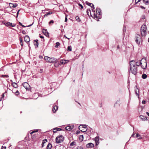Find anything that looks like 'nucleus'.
<instances>
[{"label":"nucleus","instance_id":"2","mask_svg":"<svg viewBox=\"0 0 149 149\" xmlns=\"http://www.w3.org/2000/svg\"><path fill=\"white\" fill-rule=\"evenodd\" d=\"M141 36L143 37H145L147 33V28L146 26L145 25H143L141 27Z\"/></svg>","mask_w":149,"mask_h":149},{"label":"nucleus","instance_id":"19","mask_svg":"<svg viewBox=\"0 0 149 149\" xmlns=\"http://www.w3.org/2000/svg\"><path fill=\"white\" fill-rule=\"evenodd\" d=\"M38 40H36L34 42V45L36 47H38Z\"/></svg>","mask_w":149,"mask_h":149},{"label":"nucleus","instance_id":"39","mask_svg":"<svg viewBox=\"0 0 149 149\" xmlns=\"http://www.w3.org/2000/svg\"><path fill=\"white\" fill-rule=\"evenodd\" d=\"M15 94L16 95H18L19 94V93L18 91H17L15 93Z\"/></svg>","mask_w":149,"mask_h":149},{"label":"nucleus","instance_id":"11","mask_svg":"<svg viewBox=\"0 0 149 149\" xmlns=\"http://www.w3.org/2000/svg\"><path fill=\"white\" fill-rule=\"evenodd\" d=\"M44 59L47 62L50 63V61L51 60V58L47 56H45L44 57Z\"/></svg>","mask_w":149,"mask_h":149},{"label":"nucleus","instance_id":"60","mask_svg":"<svg viewBox=\"0 0 149 149\" xmlns=\"http://www.w3.org/2000/svg\"><path fill=\"white\" fill-rule=\"evenodd\" d=\"M21 46H22L23 45V43L22 42H21Z\"/></svg>","mask_w":149,"mask_h":149},{"label":"nucleus","instance_id":"54","mask_svg":"<svg viewBox=\"0 0 149 149\" xmlns=\"http://www.w3.org/2000/svg\"><path fill=\"white\" fill-rule=\"evenodd\" d=\"M64 37H65V38H66L68 39V40L70 39V38H67V37H66L65 35H64Z\"/></svg>","mask_w":149,"mask_h":149},{"label":"nucleus","instance_id":"50","mask_svg":"<svg viewBox=\"0 0 149 149\" xmlns=\"http://www.w3.org/2000/svg\"><path fill=\"white\" fill-rule=\"evenodd\" d=\"M22 33L24 34H26V32L24 30H23L22 31Z\"/></svg>","mask_w":149,"mask_h":149},{"label":"nucleus","instance_id":"18","mask_svg":"<svg viewBox=\"0 0 149 149\" xmlns=\"http://www.w3.org/2000/svg\"><path fill=\"white\" fill-rule=\"evenodd\" d=\"M58 109V107L56 106H54L53 109H52V111L54 113H55L56 111Z\"/></svg>","mask_w":149,"mask_h":149},{"label":"nucleus","instance_id":"13","mask_svg":"<svg viewBox=\"0 0 149 149\" xmlns=\"http://www.w3.org/2000/svg\"><path fill=\"white\" fill-rule=\"evenodd\" d=\"M140 119L143 121H145L147 120V118L146 117L141 115L139 116Z\"/></svg>","mask_w":149,"mask_h":149},{"label":"nucleus","instance_id":"4","mask_svg":"<svg viewBox=\"0 0 149 149\" xmlns=\"http://www.w3.org/2000/svg\"><path fill=\"white\" fill-rule=\"evenodd\" d=\"M64 140V137L62 135L58 136L56 138V143H59L63 142Z\"/></svg>","mask_w":149,"mask_h":149},{"label":"nucleus","instance_id":"36","mask_svg":"<svg viewBox=\"0 0 149 149\" xmlns=\"http://www.w3.org/2000/svg\"><path fill=\"white\" fill-rule=\"evenodd\" d=\"M1 77L8 78L9 77V76L8 75H1Z\"/></svg>","mask_w":149,"mask_h":149},{"label":"nucleus","instance_id":"37","mask_svg":"<svg viewBox=\"0 0 149 149\" xmlns=\"http://www.w3.org/2000/svg\"><path fill=\"white\" fill-rule=\"evenodd\" d=\"M60 45V43L58 42H57L56 43V45L55 46V47H57Z\"/></svg>","mask_w":149,"mask_h":149},{"label":"nucleus","instance_id":"59","mask_svg":"<svg viewBox=\"0 0 149 149\" xmlns=\"http://www.w3.org/2000/svg\"><path fill=\"white\" fill-rule=\"evenodd\" d=\"M135 135V134H133L132 135V136L133 137H135L134 136V135Z\"/></svg>","mask_w":149,"mask_h":149},{"label":"nucleus","instance_id":"24","mask_svg":"<svg viewBox=\"0 0 149 149\" xmlns=\"http://www.w3.org/2000/svg\"><path fill=\"white\" fill-rule=\"evenodd\" d=\"M143 3L146 5H148L149 4V3L148 0H143Z\"/></svg>","mask_w":149,"mask_h":149},{"label":"nucleus","instance_id":"61","mask_svg":"<svg viewBox=\"0 0 149 149\" xmlns=\"http://www.w3.org/2000/svg\"><path fill=\"white\" fill-rule=\"evenodd\" d=\"M126 31L125 28L124 27L123 28V31Z\"/></svg>","mask_w":149,"mask_h":149},{"label":"nucleus","instance_id":"52","mask_svg":"<svg viewBox=\"0 0 149 149\" xmlns=\"http://www.w3.org/2000/svg\"><path fill=\"white\" fill-rule=\"evenodd\" d=\"M67 20H68V19H67V17H65V22H66L67 21Z\"/></svg>","mask_w":149,"mask_h":149},{"label":"nucleus","instance_id":"7","mask_svg":"<svg viewBox=\"0 0 149 149\" xmlns=\"http://www.w3.org/2000/svg\"><path fill=\"white\" fill-rule=\"evenodd\" d=\"M24 87L27 90H29L30 89V87L29 84L27 82H24L22 84Z\"/></svg>","mask_w":149,"mask_h":149},{"label":"nucleus","instance_id":"41","mask_svg":"<svg viewBox=\"0 0 149 149\" xmlns=\"http://www.w3.org/2000/svg\"><path fill=\"white\" fill-rule=\"evenodd\" d=\"M19 24L20 26H22V27H26L25 26H24V25H23V24H22L20 22H19Z\"/></svg>","mask_w":149,"mask_h":149},{"label":"nucleus","instance_id":"12","mask_svg":"<svg viewBox=\"0 0 149 149\" xmlns=\"http://www.w3.org/2000/svg\"><path fill=\"white\" fill-rule=\"evenodd\" d=\"M24 40L26 42H29L30 40L29 37L28 36H26L24 37Z\"/></svg>","mask_w":149,"mask_h":149},{"label":"nucleus","instance_id":"23","mask_svg":"<svg viewBox=\"0 0 149 149\" xmlns=\"http://www.w3.org/2000/svg\"><path fill=\"white\" fill-rule=\"evenodd\" d=\"M52 147V145L51 143H49L47 146V149H50Z\"/></svg>","mask_w":149,"mask_h":149},{"label":"nucleus","instance_id":"16","mask_svg":"<svg viewBox=\"0 0 149 149\" xmlns=\"http://www.w3.org/2000/svg\"><path fill=\"white\" fill-rule=\"evenodd\" d=\"M43 33L46 36H49V33L45 29H44L42 30Z\"/></svg>","mask_w":149,"mask_h":149},{"label":"nucleus","instance_id":"56","mask_svg":"<svg viewBox=\"0 0 149 149\" xmlns=\"http://www.w3.org/2000/svg\"><path fill=\"white\" fill-rule=\"evenodd\" d=\"M146 114L147 115L149 116V113L148 112H146Z\"/></svg>","mask_w":149,"mask_h":149},{"label":"nucleus","instance_id":"42","mask_svg":"<svg viewBox=\"0 0 149 149\" xmlns=\"http://www.w3.org/2000/svg\"><path fill=\"white\" fill-rule=\"evenodd\" d=\"M19 39L20 41V43H21V42L22 41V39L20 37L19 38Z\"/></svg>","mask_w":149,"mask_h":149},{"label":"nucleus","instance_id":"14","mask_svg":"<svg viewBox=\"0 0 149 149\" xmlns=\"http://www.w3.org/2000/svg\"><path fill=\"white\" fill-rule=\"evenodd\" d=\"M69 61V60H62L60 61V63L62 64H64Z\"/></svg>","mask_w":149,"mask_h":149},{"label":"nucleus","instance_id":"9","mask_svg":"<svg viewBox=\"0 0 149 149\" xmlns=\"http://www.w3.org/2000/svg\"><path fill=\"white\" fill-rule=\"evenodd\" d=\"M94 147V144L92 143H90L86 145V147L88 148H91Z\"/></svg>","mask_w":149,"mask_h":149},{"label":"nucleus","instance_id":"15","mask_svg":"<svg viewBox=\"0 0 149 149\" xmlns=\"http://www.w3.org/2000/svg\"><path fill=\"white\" fill-rule=\"evenodd\" d=\"M9 5L10 7L11 8H14L17 6V5L16 3L13 4L11 3H10Z\"/></svg>","mask_w":149,"mask_h":149},{"label":"nucleus","instance_id":"45","mask_svg":"<svg viewBox=\"0 0 149 149\" xmlns=\"http://www.w3.org/2000/svg\"><path fill=\"white\" fill-rule=\"evenodd\" d=\"M87 129H86V130H81V131L82 132H86L87 131Z\"/></svg>","mask_w":149,"mask_h":149},{"label":"nucleus","instance_id":"10","mask_svg":"<svg viewBox=\"0 0 149 149\" xmlns=\"http://www.w3.org/2000/svg\"><path fill=\"white\" fill-rule=\"evenodd\" d=\"M58 60L57 58L52 57L51 58V60L50 61V63H56L57 62Z\"/></svg>","mask_w":149,"mask_h":149},{"label":"nucleus","instance_id":"58","mask_svg":"<svg viewBox=\"0 0 149 149\" xmlns=\"http://www.w3.org/2000/svg\"><path fill=\"white\" fill-rule=\"evenodd\" d=\"M40 38H44L43 36H40Z\"/></svg>","mask_w":149,"mask_h":149},{"label":"nucleus","instance_id":"34","mask_svg":"<svg viewBox=\"0 0 149 149\" xmlns=\"http://www.w3.org/2000/svg\"><path fill=\"white\" fill-rule=\"evenodd\" d=\"M76 149H84L83 147L81 146H78L77 147Z\"/></svg>","mask_w":149,"mask_h":149},{"label":"nucleus","instance_id":"46","mask_svg":"<svg viewBox=\"0 0 149 149\" xmlns=\"http://www.w3.org/2000/svg\"><path fill=\"white\" fill-rule=\"evenodd\" d=\"M140 7L142 8V9H145V8L143 6H140Z\"/></svg>","mask_w":149,"mask_h":149},{"label":"nucleus","instance_id":"6","mask_svg":"<svg viewBox=\"0 0 149 149\" xmlns=\"http://www.w3.org/2000/svg\"><path fill=\"white\" fill-rule=\"evenodd\" d=\"M101 10L100 8H97L96 9V13L97 14H95V13L93 15V17L97 19L99 17V15H100Z\"/></svg>","mask_w":149,"mask_h":149},{"label":"nucleus","instance_id":"5","mask_svg":"<svg viewBox=\"0 0 149 149\" xmlns=\"http://www.w3.org/2000/svg\"><path fill=\"white\" fill-rule=\"evenodd\" d=\"M135 39L136 42L138 45L140 44V42L142 40L139 35L137 34H136L135 36Z\"/></svg>","mask_w":149,"mask_h":149},{"label":"nucleus","instance_id":"21","mask_svg":"<svg viewBox=\"0 0 149 149\" xmlns=\"http://www.w3.org/2000/svg\"><path fill=\"white\" fill-rule=\"evenodd\" d=\"M86 4H87V5H88V6H91V7L92 8L93 7H94V5H93V4H92V3H89L88 2H86Z\"/></svg>","mask_w":149,"mask_h":149},{"label":"nucleus","instance_id":"55","mask_svg":"<svg viewBox=\"0 0 149 149\" xmlns=\"http://www.w3.org/2000/svg\"><path fill=\"white\" fill-rule=\"evenodd\" d=\"M45 141V140H43V141H42V144H44L45 143V142L44 141Z\"/></svg>","mask_w":149,"mask_h":149},{"label":"nucleus","instance_id":"40","mask_svg":"<svg viewBox=\"0 0 149 149\" xmlns=\"http://www.w3.org/2000/svg\"><path fill=\"white\" fill-rule=\"evenodd\" d=\"M81 126H82V127L84 128H86L87 127H86V125H80V126L79 127Z\"/></svg>","mask_w":149,"mask_h":149},{"label":"nucleus","instance_id":"29","mask_svg":"<svg viewBox=\"0 0 149 149\" xmlns=\"http://www.w3.org/2000/svg\"><path fill=\"white\" fill-rule=\"evenodd\" d=\"M52 12H49L47 13L46 14L44 15V17L47 16L49 15L52 14Z\"/></svg>","mask_w":149,"mask_h":149},{"label":"nucleus","instance_id":"8","mask_svg":"<svg viewBox=\"0 0 149 149\" xmlns=\"http://www.w3.org/2000/svg\"><path fill=\"white\" fill-rule=\"evenodd\" d=\"M74 127V125H71L66 126L65 128V129L67 130L70 131L72 130Z\"/></svg>","mask_w":149,"mask_h":149},{"label":"nucleus","instance_id":"30","mask_svg":"<svg viewBox=\"0 0 149 149\" xmlns=\"http://www.w3.org/2000/svg\"><path fill=\"white\" fill-rule=\"evenodd\" d=\"M75 19L78 22H79L81 21V20L80 19L79 17L78 16H77L76 17Z\"/></svg>","mask_w":149,"mask_h":149},{"label":"nucleus","instance_id":"38","mask_svg":"<svg viewBox=\"0 0 149 149\" xmlns=\"http://www.w3.org/2000/svg\"><path fill=\"white\" fill-rule=\"evenodd\" d=\"M16 24H12L11 23V24H10V26H12V27H14L15 26Z\"/></svg>","mask_w":149,"mask_h":149},{"label":"nucleus","instance_id":"22","mask_svg":"<svg viewBox=\"0 0 149 149\" xmlns=\"http://www.w3.org/2000/svg\"><path fill=\"white\" fill-rule=\"evenodd\" d=\"M79 140L80 141H82L83 140L84 137L82 135H80L79 138Z\"/></svg>","mask_w":149,"mask_h":149},{"label":"nucleus","instance_id":"64","mask_svg":"<svg viewBox=\"0 0 149 149\" xmlns=\"http://www.w3.org/2000/svg\"><path fill=\"white\" fill-rule=\"evenodd\" d=\"M43 146H44V144H43L42 143V147H43Z\"/></svg>","mask_w":149,"mask_h":149},{"label":"nucleus","instance_id":"35","mask_svg":"<svg viewBox=\"0 0 149 149\" xmlns=\"http://www.w3.org/2000/svg\"><path fill=\"white\" fill-rule=\"evenodd\" d=\"M38 131V130H34V131H33L32 132H31L30 133V134L31 135H32V134L35 132H37Z\"/></svg>","mask_w":149,"mask_h":149},{"label":"nucleus","instance_id":"32","mask_svg":"<svg viewBox=\"0 0 149 149\" xmlns=\"http://www.w3.org/2000/svg\"><path fill=\"white\" fill-rule=\"evenodd\" d=\"M136 65L137 66H139L140 65V61H138L137 62H136Z\"/></svg>","mask_w":149,"mask_h":149},{"label":"nucleus","instance_id":"53","mask_svg":"<svg viewBox=\"0 0 149 149\" xmlns=\"http://www.w3.org/2000/svg\"><path fill=\"white\" fill-rule=\"evenodd\" d=\"M62 129L61 128H57V131H59V130H61Z\"/></svg>","mask_w":149,"mask_h":149},{"label":"nucleus","instance_id":"62","mask_svg":"<svg viewBox=\"0 0 149 149\" xmlns=\"http://www.w3.org/2000/svg\"><path fill=\"white\" fill-rule=\"evenodd\" d=\"M19 14V13H17V17Z\"/></svg>","mask_w":149,"mask_h":149},{"label":"nucleus","instance_id":"43","mask_svg":"<svg viewBox=\"0 0 149 149\" xmlns=\"http://www.w3.org/2000/svg\"><path fill=\"white\" fill-rule=\"evenodd\" d=\"M54 21L53 20H51L49 22V24H50V23H54Z\"/></svg>","mask_w":149,"mask_h":149},{"label":"nucleus","instance_id":"17","mask_svg":"<svg viewBox=\"0 0 149 149\" xmlns=\"http://www.w3.org/2000/svg\"><path fill=\"white\" fill-rule=\"evenodd\" d=\"M99 137H96L94 139L95 141L96 145H98L99 143Z\"/></svg>","mask_w":149,"mask_h":149},{"label":"nucleus","instance_id":"44","mask_svg":"<svg viewBox=\"0 0 149 149\" xmlns=\"http://www.w3.org/2000/svg\"><path fill=\"white\" fill-rule=\"evenodd\" d=\"M79 5L81 7V9L83 8V6L81 4L79 3Z\"/></svg>","mask_w":149,"mask_h":149},{"label":"nucleus","instance_id":"63","mask_svg":"<svg viewBox=\"0 0 149 149\" xmlns=\"http://www.w3.org/2000/svg\"><path fill=\"white\" fill-rule=\"evenodd\" d=\"M141 0H139L138 1H137V3H138L139 2H140Z\"/></svg>","mask_w":149,"mask_h":149},{"label":"nucleus","instance_id":"48","mask_svg":"<svg viewBox=\"0 0 149 149\" xmlns=\"http://www.w3.org/2000/svg\"><path fill=\"white\" fill-rule=\"evenodd\" d=\"M56 129H54L53 130V132L54 133H55L56 132Z\"/></svg>","mask_w":149,"mask_h":149},{"label":"nucleus","instance_id":"33","mask_svg":"<svg viewBox=\"0 0 149 149\" xmlns=\"http://www.w3.org/2000/svg\"><path fill=\"white\" fill-rule=\"evenodd\" d=\"M68 50L70 51H72V47L71 46H68Z\"/></svg>","mask_w":149,"mask_h":149},{"label":"nucleus","instance_id":"28","mask_svg":"<svg viewBox=\"0 0 149 149\" xmlns=\"http://www.w3.org/2000/svg\"><path fill=\"white\" fill-rule=\"evenodd\" d=\"M75 144H76L75 142L74 141H73V142H71L70 144V146H73L74 145H75Z\"/></svg>","mask_w":149,"mask_h":149},{"label":"nucleus","instance_id":"1","mask_svg":"<svg viewBox=\"0 0 149 149\" xmlns=\"http://www.w3.org/2000/svg\"><path fill=\"white\" fill-rule=\"evenodd\" d=\"M130 71L133 74L135 75L136 74L137 70V65H136L135 61L132 60L130 62Z\"/></svg>","mask_w":149,"mask_h":149},{"label":"nucleus","instance_id":"31","mask_svg":"<svg viewBox=\"0 0 149 149\" xmlns=\"http://www.w3.org/2000/svg\"><path fill=\"white\" fill-rule=\"evenodd\" d=\"M4 24L6 26H10V24H11V23L8 22L5 23Z\"/></svg>","mask_w":149,"mask_h":149},{"label":"nucleus","instance_id":"3","mask_svg":"<svg viewBox=\"0 0 149 149\" xmlns=\"http://www.w3.org/2000/svg\"><path fill=\"white\" fill-rule=\"evenodd\" d=\"M140 65L142 68L145 69L147 67L146 61L145 58H142L140 61Z\"/></svg>","mask_w":149,"mask_h":149},{"label":"nucleus","instance_id":"26","mask_svg":"<svg viewBox=\"0 0 149 149\" xmlns=\"http://www.w3.org/2000/svg\"><path fill=\"white\" fill-rule=\"evenodd\" d=\"M137 90L138 91H137L136 90L135 92L136 93L137 96H138V98H139V90L138 88H137Z\"/></svg>","mask_w":149,"mask_h":149},{"label":"nucleus","instance_id":"25","mask_svg":"<svg viewBox=\"0 0 149 149\" xmlns=\"http://www.w3.org/2000/svg\"><path fill=\"white\" fill-rule=\"evenodd\" d=\"M13 87L15 88H17L18 87L17 84L15 82H14L13 83Z\"/></svg>","mask_w":149,"mask_h":149},{"label":"nucleus","instance_id":"20","mask_svg":"<svg viewBox=\"0 0 149 149\" xmlns=\"http://www.w3.org/2000/svg\"><path fill=\"white\" fill-rule=\"evenodd\" d=\"M136 137L138 139H142L141 136L138 133L136 134Z\"/></svg>","mask_w":149,"mask_h":149},{"label":"nucleus","instance_id":"27","mask_svg":"<svg viewBox=\"0 0 149 149\" xmlns=\"http://www.w3.org/2000/svg\"><path fill=\"white\" fill-rule=\"evenodd\" d=\"M147 77V75L145 74H143L142 75V77L143 79H145Z\"/></svg>","mask_w":149,"mask_h":149},{"label":"nucleus","instance_id":"47","mask_svg":"<svg viewBox=\"0 0 149 149\" xmlns=\"http://www.w3.org/2000/svg\"><path fill=\"white\" fill-rule=\"evenodd\" d=\"M6 146H2V148H1L2 149H6Z\"/></svg>","mask_w":149,"mask_h":149},{"label":"nucleus","instance_id":"57","mask_svg":"<svg viewBox=\"0 0 149 149\" xmlns=\"http://www.w3.org/2000/svg\"><path fill=\"white\" fill-rule=\"evenodd\" d=\"M33 24V23L32 24H31L30 25L27 26H26V27H28L30 26H31Z\"/></svg>","mask_w":149,"mask_h":149},{"label":"nucleus","instance_id":"49","mask_svg":"<svg viewBox=\"0 0 149 149\" xmlns=\"http://www.w3.org/2000/svg\"><path fill=\"white\" fill-rule=\"evenodd\" d=\"M92 12H93L94 13H95V10L94 8H93V9H92Z\"/></svg>","mask_w":149,"mask_h":149},{"label":"nucleus","instance_id":"51","mask_svg":"<svg viewBox=\"0 0 149 149\" xmlns=\"http://www.w3.org/2000/svg\"><path fill=\"white\" fill-rule=\"evenodd\" d=\"M146 101L145 100H143L142 102V103L143 104H144L146 103Z\"/></svg>","mask_w":149,"mask_h":149}]
</instances>
